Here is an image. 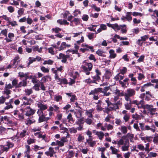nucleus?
<instances>
[{
    "instance_id": "nucleus-1",
    "label": "nucleus",
    "mask_w": 158,
    "mask_h": 158,
    "mask_svg": "<svg viewBox=\"0 0 158 158\" xmlns=\"http://www.w3.org/2000/svg\"><path fill=\"white\" fill-rule=\"evenodd\" d=\"M87 60H85L83 62V63L85 64V65H82L81 68L83 69V71L85 73L86 75H89L90 74V71H91L93 67V65L92 63H88Z\"/></svg>"
},
{
    "instance_id": "nucleus-2",
    "label": "nucleus",
    "mask_w": 158,
    "mask_h": 158,
    "mask_svg": "<svg viewBox=\"0 0 158 158\" xmlns=\"http://www.w3.org/2000/svg\"><path fill=\"white\" fill-rule=\"evenodd\" d=\"M105 102L107 103V106L105 107V110L104 112L108 114L110 111L115 110H116L119 109V106L114 105V103H112L109 100V99L105 100Z\"/></svg>"
},
{
    "instance_id": "nucleus-3",
    "label": "nucleus",
    "mask_w": 158,
    "mask_h": 158,
    "mask_svg": "<svg viewBox=\"0 0 158 158\" xmlns=\"http://www.w3.org/2000/svg\"><path fill=\"white\" fill-rule=\"evenodd\" d=\"M101 89L100 88H95L94 90L91 91L89 93V95H93V99L95 100H98L99 98L98 95L100 93V92L101 91Z\"/></svg>"
},
{
    "instance_id": "nucleus-4",
    "label": "nucleus",
    "mask_w": 158,
    "mask_h": 158,
    "mask_svg": "<svg viewBox=\"0 0 158 158\" xmlns=\"http://www.w3.org/2000/svg\"><path fill=\"white\" fill-rule=\"evenodd\" d=\"M1 122L7 125H10L12 123V122L10 120V117L6 115L4 116H1L0 118Z\"/></svg>"
},
{
    "instance_id": "nucleus-5",
    "label": "nucleus",
    "mask_w": 158,
    "mask_h": 158,
    "mask_svg": "<svg viewBox=\"0 0 158 158\" xmlns=\"http://www.w3.org/2000/svg\"><path fill=\"white\" fill-rule=\"evenodd\" d=\"M13 146V144L10 142H7L6 146L0 145V147L2 149V150L0 151V153H2L3 151L7 152L9 148H12Z\"/></svg>"
},
{
    "instance_id": "nucleus-6",
    "label": "nucleus",
    "mask_w": 158,
    "mask_h": 158,
    "mask_svg": "<svg viewBox=\"0 0 158 158\" xmlns=\"http://www.w3.org/2000/svg\"><path fill=\"white\" fill-rule=\"evenodd\" d=\"M144 101L142 99L139 102L137 100H133L132 101L131 103L133 104H135L137 105V106L139 109H141L144 107Z\"/></svg>"
},
{
    "instance_id": "nucleus-7",
    "label": "nucleus",
    "mask_w": 158,
    "mask_h": 158,
    "mask_svg": "<svg viewBox=\"0 0 158 158\" xmlns=\"http://www.w3.org/2000/svg\"><path fill=\"white\" fill-rule=\"evenodd\" d=\"M95 72L96 75L94 76H92L91 77L93 79H95L97 81L99 82L101 80L100 76L102 75V73L98 68L95 69Z\"/></svg>"
},
{
    "instance_id": "nucleus-8",
    "label": "nucleus",
    "mask_w": 158,
    "mask_h": 158,
    "mask_svg": "<svg viewBox=\"0 0 158 158\" xmlns=\"http://www.w3.org/2000/svg\"><path fill=\"white\" fill-rule=\"evenodd\" d=\"M37 105L38 107L40 108V110L41 111V113H43V111L46 110L48 108L47 104H43L40 102H39L37 103Z\"/></svg>"
},
{
    "instance_id": "nucleus-9",
    "label": "nucleus",
    "mask_w": 158,
    "mask_h": 158,
    "mask_svg": "<svg viewBox=\"0 0 158 158\" xmlns=\"http://www.w3.org/2000/svg\"><path fill=\"white\" fill-rule=\"evenodd\" d=\"M71 47L70 44H66L65 42H62L60 46L59 47V51L63 50L66 48H69Z\"/></svg>"
},
{
    "instance_id": "nucleus-10",
    "label": "nucleus",
    "mask_w": 158,
    "mask_h": 158,
    "mask_svg": "<svg viewBox=\"0 0 158 158\" xmlns=\"http://www.w3.org/2000/svg\"><path fill=\"white\" fill-rule=\"evenodd\" d=\"M125 94L131 97L135 94V91L133 89H127V93H125Z\"/></svg>"
},
{
    "instance_id": "nucleus-11",
    "label": "nucleus",
    "mask_w": 158,
    "mask_h": 158,
    "mask_svg": "<svg viewBox=\"0 0 158 158\" xmlns=\"http://www.w3.org/2000/svg\"><path fill=\"white\" fill-rule=\"evenodd\" d=\"M57 59H62L61 62L63 63H66L67 59L65 56V55L62 53L59 54V56L57 57Z\"/></svg>"
},
{
    "instance_id": "nucleus-12",
    "label": "nucleus",
    "mask_w": 158,
    "mask_h": 158,
    "mask_svg": "<svg viewBox=\"0 0 158 158\" xmlns=\"http://www.w3.org/2000/svg\"><path fill=\"white\" fill-rule=\"evenodd\" d=\"M28 73H27L24 74L23 72H20V78L24 77L27 80L28 79H32L34 77H33V76L31 75L30 76H28Z\"/></svg>"
},
{
    "instance_id": "nucleus-13",
    "label": "nucleus",
    "mask_w": 158,
    "mask_h": 158,
    "mask_svg": "<svg viewBox=\"0 0 158 158\" xmlns=\"http://www.w3.org/2000/svg\"><path fill=\"white\" fill-rule=\"evenodd\" d=\"M27 108H29L30 110H29L27 111L25 114V115L27 116H29L33 115L35 113L36 110L32 109L30 108V106L27 107Z\"/></svg>"
},
{
    "instance_id": "nucleus-14",
    "label": "nucleus",
    "mask_w": 158,
    "mask_h": 158,
    "mask_svg": "<svg viewBox=\"0 0 158 158\" xmlns=\"http://www.w3.org/2000/svg\"><path fill=\"white\" fill-rule=\"evenodd\" d=\"M94 111V109L93 108L87 110L85 111V114L86 115L88 116L89 118H92L93 115L92 113Z\"/></svg>"
},
{
    "instance_id": "nucleus-15",
    "label": "nucleus",
    "mask_w": 158,
    "mask_h": 158,
    "mask_svg": "<svg viewBox=\"0 0 158 158\" xmlns=\"http://www.w3.org/2000/svg\"><path fill=\"white\" fill-rule=\"evenodd\" d=\"M46 115L44 114L43 113H41V114H39V118L38 119V122L39 123H42L45 121V116Z\"/></svg>"
},
{
    "instance_id": "nucleus-16",
    "label": "nucleus",
    "mask_w": 158,
    "mask_h": 158,
    "mask_svg": "<svg viewBox=\"0 0 158 158\" xmlns=\"http://www.w3.org/2000/svg\"><path fill=\"white\" fill-rule=\"evenodd\" d=\"M131 12H127L126 13L125 16L126 17V20L129 22H131L132 20V17Z\"/></svg>"
},
{
    "instance_id": "nucleus-17",
    "label": "nucleus",
    "mask_w": 158,
    "mask_h": 158,
    "mask_svg": "<svg viewBox=\"0 0 158 158\" xmlns=\"http://www.w3.org/2000/svg\"><path fill=\"white\" fill-rule=\"evenodd\" d=\"M19 56H18L16 57L13 60V64L15 65V67H17L18 68L20 67V65L18 64L19 63V60L17 61V60L19 59Z\"/></svg>"
},
{
    "instance_id": "nucleus-18",
    "label": "nucleus",
    "mask_w": 158,
    "mask_h": 158,
    "mask_svg": "<svg viewBox=\"0 0 158 158\" xmlns=\"http://www.w3.org/2000/svg\"><path fill=\"white\" fill-rule=\"evenodd\" d=\"M84 82L89 84H90L91 83L97 84V81L95 79H93V80H92L89 77L87 79L84 80Z\"/></svg>"
},
{
    "instance_id": "nucleus-19",
    "label": "nucleus",
    "mask_w": 158,
    "mask_h": 158,
    "mask_svg": "<svg viewBox=\"0 0 158 158\" xmlns=\"http://www.w3.org/2000/svg\"><path fill=\"white\" fill-rule=\"evenodd\" d=\"M85 122L84 118L82 117L79 119H78L76 122V124L78 125H83Z\"/></svg>"
},
{
    "instance_id": "nucleus-20",
    "label": "nucleus",
    "mask_w": 158,
    "mask_h": 158,
    "mask_svg": "<svg viewBox=\"0 0 158 158\" xmlns=\"http://www.w3.org/2000/svg\"><path fill=\"white\" fill-rule=\"evenodd\" d=\"M95 134L96 135L98 136L99 139L100 140H102L104 136V134L103 132L102 131H96L95 133Z\"/></svg>"
},
{
    "instance_id": "nucleus-21",
    "label": "nucleus",
    "mask_w": 158,
    "mask_h": 158,
    "mask_svg": "<svg viewBox=\"0 0 158 158\" xmlns=\"http://www.w3.org/2000/svg\"><path fill=\"white\" fill-rule=\"evenodd\" d=\"M109 53L110 54V58H114L117 56L116 54L115 53L114 51L112 49H111L109 51Z\"/></svg>"
},
{
    "instance_id": "nucleus-22",
    "label": "nucleus",
    "mask_w": 158,
    "mask_h": 158,
    "mask_svg": "<svg viewBox=\"0 0 158 158\" xmlns=\"http://www.w3.org/2000/svg\"><path fill=\"white\" fill-rule=\"evenodd\" d=\"M67 119L68 120V122L70 123L73 124L74 122V120L72 117L71 113H69L67 117Z\"/></svg>"
},
{
    "instance_id": "nucleus-23",
    "label": "nucleus",
    "mask_w": 158,
    "mask_h": 158,
    "mask_svg": "<svg viewBox=\"0 0 158 158\" xmlns=\"http://www.w3.org/2000/svg\"><path fill=\"white\" fill-rule=\"evenodd\" d=\"M111 76V73L109 70L106 71L104 74L105 78L106 79H109Z\"/></svg>"
},
{
    "instance_id": "nucleus-24",
    "label": "nucleus",
    "mask_w": 158,
    "mask_h": 158,
    "mask_svg": "<svg viewBox=\"0 0 158 158\" xmlns=\"http://www.w3.org/2000/svg\"><path fill=\"white\" fill-rule=\"evenodd\" d=\"M98 88L101 89V91L100 92V93H102V94L105 93L110 89L109 86H106L104 87L103 89L102 88Z\"/></svg>"
},
{
    "instance_id": "nucleus-25",
    "label": "nucleus",
    "mask_w": 158,
    "mask_h": 158,
    "mask_svg": "<svg viewBox=\"0 0 158 158\" xmlns=\"http://www.w3.org/2000/svg\"><path fill=\"white\" fill-rule=\"evenodd\" d=\"M82 47H85L89 49H90V50L92 52H94V47L93 46H89L87 44H82Z\"/></svg>"
},
{
    "instance_id": "nucleus-26",
    "label": "nucleus",
    "mask_w": 158,
    "mask_h": 158,
    "mask_svg": "<svg viewBox=\"0 0 158 158\" xmlns=\"http://www.w3.org/2000/svg\"><path fill=\"white\" fill-rule=\"evenodd\" d=\"M132 101H130V102L129 103H126L125 104V106L126 109L129 110L131 109V105L133 104L131 103Z\"/></svg>"
},
{
    "instance_id": "nucleus-27",
    "label": "nucleus",
    "mask_w": 158,
    "mask_h": 158,
    "mask_svg": "<svg viewBox=\"0 0 158 158\" xmlns=\"http://www.w3.org/2000/svg\"><path fill=\"white\" fill-rule=\"evenodd\" d=\"M143 107L144 108H143V109H146L150 112L152 108L153 107V106L152 105L146 104L144 105Z\"/></svg>"
},
{
    "instance_id": "nucleus-28",
    "label": "nucleus",
    "mask_w": 158,
    "mask_h": 158,
    "mask_svg": "<svg viewBox=\"0 0 158 158\" xmlns=\"http://www.w3.org/2000/svg\"><path fill=\"white\" fill-rule=\"evenodd\" d=\"M6 105L4 108V109L5 110H8L10 108H12L13 107V106L11 105L10 103L6 102Z\"/></svg>"
},
{
    "instance_id": "nucleus-29",
    "label": "nucleus",
    "mask_w": 158,
    "mask_h": 158,
    "mask_svg": "<svg viewBox=\"0 0 158 158\" xmlns=\"http://www.w3.org/2000/svg\"><path fill=\"white\" fill-rule=\"evenodd\" d=\"M54 61L50 59L48 60H45L43 63V64L44 65H45L46 64H48L49 65H52L53 64Z\"/></svg>"
},
{
    "instance_id": "nucleus-30",
    "label": "nucleus",
    "mask_w": 158,
    "mask_h": 158,
    "mask_svg": "<svg viewBox=\"0 0 158 158\" xmlns=\"http://www.w3.org/2000/svg\"><path fill=\"white\" fill-rule=\"evenodd\" d=\"M81 20L80 19L78 18H74L73 20V22L75 23V24L76 25H77L78 24H80L81 23Z\"/></svg>"
},
{
    "instance_id": "nucleus-31",
    "label": "nucleus",
    "mask_w": 158,
    "mask_h": 158,
    "mask_svg": "<svg viewBox=\"0 0 158 158\" xmlns=\"http://www.w3.org/2000/svg\"><path fill=\"white\" fill-rule=\"evenodd\" d=\"M114 29H113L115 31H118L121 29L120 25L118 26L117 23H115L114 24Z\"/></svg>"
},
{
    "instance_id": "nucleus-32",
    "label": "nucleus",
    "mask_w": 158,
    "mask_h": 158,
    "mask_svg": "<svg viewBox=\"0 0 158 158\" xmlns=\"http://www.w3.org/2000/svg\"><path fill=\"white\" fill-rule=\"evenodd\" d=\"M110 149L111 150L112 153L114 154H116L118 152V150L112 146L110 147Z\"/></svg>"
},
{
    "instance_id": "nucleus-33",
    "label": "nucleus",
    "mask_w": 158,
    "mask_h": 158,
    "mask_svg": "<svg viewBox=\"0 0 158 158\" xmlns=\"http://www.w3.org/2000/svg\"><path fill=\"white\" fill-rule=\"evenodd\" d=\"M12 113H13V114L15 117L20 118V114L19 110H15Z\"/></svg>"
},
{
    "instance_id": "nucleus-34",
    "label": "nucleus",
    "mask_w": 158,
    "mask_h": 158,
    "mask_svg": "<svg viewBox=\"0 0 158 158\" xmlns=\"http://www.w3.org/2000/svg\"><path fill=\"white\" fill-rule=\"evenodd\" d=\"M61 31V29L58 27L53 28L52 29V32H55L56 33H58L59 31Z\"/></svg>"
},
{
    "instance_id": "nucleus-35",
    "label": "nucleus",
    "mask_w": 158,
    "mask_h": 158,
    "mask_svg": "<svg viewBox=\"0 0 158 158\" xmlns=\"http://www.w3.org/2000/svg\"><path fill=\"white\" fill-rule=\"evenodd\" d=\"M41 70L44 73H48L49 72V69L46 68L44 66H42L40 68Z\"/></svg>"
},
{
    "instance_id": "nucleus-36",
    "label": "nucleus",
    "mask_w": 158,
    "mask_h": 158,
    "mask_svg": "<svg viewBox=\"0 0 158 158\" xmlns=\"http://www.w3.org/2000/svg\"><path fill=\"white\" fill-rule=\"evenodd\" d=\"M121 130L123 134H126L127 132V127L125 126H123L121 127Z\"/></svg>"
},
{
    "instance_id": "nucleus-37",
    "label": "nucleus",
    "mask_w": 158,
    "mask_h": 158,
    "mask_svg": "<svg viewBox=\"0 0 158 158\" xmlns=\"http://www.w3.org/2000/svg\"><path fill=\"white\" fill-rule=\"evenodd\" d=\"M29 62L28 63V65H29L31 64H32L33 62L35 61V59L33 57H30L29 59Z\"/></svg>"
},
{
    "instance_id": "nucleus-38",
    "label": "nucleus",
    "mask_w": 158,
    "mask_h": 158,
    "mask_svg": "<svg viewBox=\"0 0 158 158\" xmlns=\"http://www.w3.org/2000/svg\"><path fill=\"white\" fill-rule=\"evenodd\" d=\"M27 85V80L25 78H24V79L22 81H20V87L21 86H26Z\"/></svg>"
},
{
    "instance_id": "nucleus-39",
    "label": "nucleus",
    "mask_w": 158,
    "mask_h": 158,
    "mask_svg": "<svg viewBox=\"0 0 158 158\" xmlns=\"http://www.w3.org/2000/svg\"><path fill=\"white\" fill-rule=\"evenodd\" d=\"M114 37L115 38H116L117 39H120V40H127V37H121L119 36V35L115 34L114 35Z\"/></svg>"
},
{
    "instance_id": "nucleus-40",
    "label": "nucleus",
    "mask_w": 158,
    "mask_h": 158,
    "mask_svg": "<svg viewBox=\"0 0 158 158\" xmlns=\"http://www.w3.org/2000/svg\"><path fill=\"white\" fill-rule=\"evenodd\" d=\"M149 157H156L157 155V154L156 152H150L148 154Z\"/></svg>"
},
{
    "instance_id": "nucleus-41",
    "label": "nucleus",
    "mask_w": 158,
    "mask_h": 158,
    "mask_svg": "<svg viewBox=\"0 0 158 158\" xmlns=\"http://www.w3.org/2000/svg\"><path fill=\"white\" fill-rule=\"evenodd\" d=\"M40 86V84L39 83H37L35 84L34 86L33 87V89H35L36 91H39L40 90L39 87Z\"/></svg>"
},
{
    "instance_id": "nucleus-42",
    "label": "nucleus",
    "mask_w": 158,
    "mask_h": 158,
    "mask_svg": "<svg viewBox=\"0 0 158 158\" xmlns=\"http://www.w3.org/2000/svg\"><path fill=\"white\" fill-rule=\"evenodd\" d=\"M104 52L102 50L98 49L96 52V53L98 54V56H104L103 55H102L103 53Z\"/></svg>"
},
{
    "instance_id": "nucleus-43",
    "label": "nucleus",
    "mask_w": 158,
    "mask_h": 158,
    "mask_svg": "<svg viewBox=\"0 0 158 158\" xmlns=\"http://www.w3.org/2000/svg\"><path fill=\"white\" fill-rule=\"evenodd\" d=\"M127 71V69L125 67H124L123 69H120V74H121L123 75H124Z\"/></svg>"
},
{
    "instance_id": "nucleus-44",
    "label": "nucleus",
    "mask_w": 158,
    "mask_h": 158,
    "mask_svg": "<svg viewBox=\"0 0 158 158\" xmlns=\"http://www.w3.org/2000/svg\"><path fill=\"white\" fill-rule=\"evenodd\" d=\"M132 15L134 16H142V14L140 12H131Z\"/></svg>"
},
{
    "instance_id": "nucleus-45",
    "label": "nucleus",
    "mask_w": 158,
    "mask_h": 158,
    "mask_svg": "<svg viewBox=\"0 0 158 158\" xmlns=\"http://www.w3.org/2000/svg\"><path fill=\"white\" fill-rule=\"evenodd\" d=\"M89 18V17L88 15L86 14L83 15L82 17V19L85 21H87Z\"/></svg>"
},
{
    "instance_id": "nucleus-46",
    "label": "nucleus",
    "mask_w": 158,
    "mask_h": 158,
    "mask_svg": "<svg viewBox=\"0 0 158 158\" xmlns=\"http://www.w3.org/2000/svg\"><path fill=\"white\" fill-rule=\"evenodd\" d=\"M91 7L92 8L94 9L97 11L99 12L101 10V9L99 7H97L95 5L93 4L91 6Z\"/></svg>"
},
{
    "instance_id": "nucleus-47",
    "label": "nucleus",
    "mask_w": 158,
    "mask_h": 158,
    "mask_svg": "<svg viewBox=\"0 0 158 158\" xmlns=\"http://www.w3.org/2000/svg\"><path fill=\"white\" fill-rule=\"evenodd\" d=\"M89 59L90 60H93L94 62L96 61L94 56L93 54H91L90 55L89 57Z\"/></svg>"
},
{
    "instance_id": "nucleus-48",
    "label": "nucleus",
    "mask_w": 158,
    "mask_h": 158,
    "mask_svg": "<svg viewBox=\"0 0 158 158\" xmlns=\"http://www.w3.org/2000/svg\"><path fill=\"white\" fill-rule=\"evenodd\" d=\"M25 92L26 93V94L29 95L32 93L33 91L32 90V89H25Z\"/></svg>"
},
{
    "instance_id": "nucleus-49",
    "label": "nucleus",
    "mask_w": 158,
    "mask_h": 158,
    "mask_svg": "<svg viewBox=\"0 0 158 158\" xmlns=\"http://www.w3.org/2000/svg\"><path fill=\"white\" fill-rule=\"evenodd\" d=\"M1 17H2L5 20L7 21L8 23H9V22L10 21H11V19L10 18L7 17L6 15H3L2 16H0V18H1Z\"/></svg>"
},
{
    "instance_id": "nucleus-50",
    "label": "nucleus",
    "mask_w": 158,
    "mask_h": 158,
    "mask_svg": "<svg viewBox=\"0 0 158 158\" xmlns=\"http://www.w3.org/2000/svg\"><path fill=\"white\" fill-rule=\"evenodd\" d=\"M62 113H58L56 116V118L59 120H60L62 117Z\"/></svg>"
},
{
    "instance_id": "nucleus-51",
    "label": "nucleus",
    "mask_w": 158,
    "mask_h": 158,
    "mask_svg": "<svg viewBox=\"0 0 158 158\" xmlns=\"http://www.w3.org/2000/svg\"><path fill=\"white\" fill-rule=\"evenodd\" d=\"M60 81L61 83L64 85L67 84L68 83L67 80L65 78L61 79Z\"/></svg>"
},
{
    "instance_id": "nucleus-52",
    "label": "nucleus",
    "mask_w": 158,
    "mask_h": 158,
    "mask_svg": "<svg viewBox=\"0 0 158 158\" xmlns=\"http://www.w3.org/2000/svg\"><path fill=\"white\" fill-rule=\"evenodd\" d=\"M77 97L75 94H73L72 95L71 98L70 100L72 102H74L75 100H77Z\"/></svg>"
},
{
    "instance_id": "nucleus-53",
    "label": "nucleus",
    "mask_w": 158,
    "mask_h": 158,
    "mask_svg": "<svg viewBox=\"0 0 158 158\" xmlns=\"http://www.w3.org/2000/svg\"><path fill=\"white\" fill-rule=\"evenodd\" d=\"M127 135L128 139V138H129L130 141L132 142L131 140H132L134 138V135L130 133H128Z\"/></svg>"
},
{
    "instance_id": "nucleus-54",
    "label": "nucleus",
    "mask_w": 158,
    "mask_h": 158,
    "mask_svg": "<svg viewBox=\"0 0 158 158\" xmlns=\"http://www.w3.org/2000/svg\"><path fill=\"white\" fill-rule=\"evenodd\" d=\"M153 141L155 144H158V135L155 136L154 137Z\"/></svg>"
},
{
    "instance_id": "nucleus-55",
    "label": "nucleus",
    "mask_w": 158,
    "mask_h": 158,
    "mask_svg": "<svg viewBox=\"0 0 158 158\" xmlns=\"http://www.w3.org/2000/svg\"><path fill=\"white\" fill-rule=\"evenodd\" d=\"M55 99L56 102H59L60 100L62 99V97L61 95L56 96L55 97Z\"/></svg>"
},
{
    "instance_id": "nucleus-56",
    "label": "nucleus",
    "mask_w": 158,
    "mask_h": 158,
    "mask_svg": "<svg viewBox=\"0 0 158 158\" xmlns=\"http://www.w3.org/2000/svg\"><path fill=\"white\" fill-rule=\"evenodd\" d=\"M94 33L90 32L88 33L87 36L89 40H91L94 38Z\"/></svg>"
},
{
    "instance_id": "nucleus-57",
    "label": "nucleus",
    "mask_w": 158,
    "mask_h": 158,
    "mask_svg": "<svg viewBox=\"0 0 158 158\" xmlns=\"http://www.w3.org/2000/svg\"><path fill=\"white\" fill-rule=\"evenodd\" d=\"M144 78L145 76L143 74L140 73L138 74V78L139 80H141L142 79Z\"/></svg>"
},
{
    "instance_id": "nucleus-58",
    "label": "nucleus",
    "mask_w": 158,
    "mask_h": 158,
    "mask_svg": "<svg viewBox=\"0 0 158 158\" xmlns=\"http://www.w3.org/2000/svg\"><path fill=\"white\" fill-rule=\"evenodd\" d=\"M48 52L51 54L52 55H54L55 54V52L53 50V49L52 47H51L48 49Z\"/></svg>"
},
{
    "instance_id": "nucleus-59",
    "label": "nucleus",
    "mask_w": 158,
    "mask_h": 158,
    "mask_svg": "<svg viewBox=\"0 0 158 158\" xmlns=\"http://www.w3.org/2000/svg\"><path fill=\"white\" fill-rule=\"evenodd\" d=\"M11 91L7 89L4 88L3 91L4 93L6 94V95H9L10 94Z\"/></svg>"
},
{
    "instance_id": "nucleus-60",
    "label": "nucleus",
    "mask_w": 158,
    "mask_h": 158,
    "mask_svg": "<svg viewBox=\"0 0 158 158\" xmlns=\"http://www.w3.org/2000/svg\"><path fill=\"white\" fill-rule=\"evenodd\" d=\"M145 56L144 55H141L139 58L137 60V61L139 62H143V61Z\"/></svg>"
},
{
    "instance_id": "nucleus-61",
    "label": "nucleus",
    "mask_w": 158,
    "mask_h": 158,
    "mask_svg": "<svg viewBox=\"0 0 158 158\" xmlns=\"http://www.w3.org/2000/svg\"><path fill=\"white\" fill-rule=\"evenodd\" d=\"M56 144L59 146L62 147L64 145V143L61 141L57 140L56 141Z\"/></svg>"
},
{
    "instance_id": "nucleus-62",
    "label": "nucleus",
    "mask_w": 158,
    "mask_h": 158,
    "mask_svg": "<svg viewBox=\"0 0 158 158\" xmlns=\"http://www.w3.org/2000/svg\"><path fill=\"white\" fill-rule=\"evenodd\" d=\"M118 82L122 87L126 88L127 87V86H126V85L125 84V83L122 81L121 80H119Z\"/></svg>"
},
{
    "instance_id": "nucleus-63",
    "label": "nucleus",
    "mask_w": 158,
    "mask_h": 158,
    "mask_svg": "<svg viewBox=\"0 0 158 158\" xmlns=\"http://www.w3.org/2000/svg\"><path fill=\"white\" fill-rule=\"evenodd\" d=\"M84 138L83 136L81 135H79L78 136L77 138V140L79 142H81L84 140Z\"/></svg>"
},
{
    "instance_id": "nucleus-64",
    "label": "nucleus",
    "mask_w": 158,
    "mask_h": 158,
    "mask_svg": "<svg viewBox=\"0 0 158 158\" xmlns=\"http://www.w3.org/2000/svg\"><path fill=\"white\" fill-rule=\"evenodd\" d=\"M85 122L87 124L91 125L93 122V120L90 118H88L86 119Z\"/></svg>"
}]
</instances>
